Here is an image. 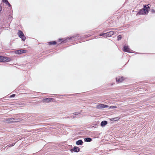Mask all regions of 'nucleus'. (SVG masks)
I'll return each mask as SVG.
<instances>
[{"instance_id":"obj_1","label":"nucleus","mask_w":155,"mask_h":155,"mask_svg":"<svg viewBox=\"0 0 155 155\" xmlns=\"http://www.w3.org/2000/svg\"><path fill=\"white\" fill-rule=\"evenodd\" d=\"M21 121V119H15L14 118H9L5 120L4 121L6 123H12L13 122H17Z\"/></svg>"},{"instance_id":"obj_2","label":"nucleus","mask_w":155,"mask_h":155,"mask_svg":"<svg viewBox=\"0 0 155 155\" xmlns=\"http://www.w3.org/2000/svg\"><path fill=\"white\" fill-rule=\"evenodd\" d=\"M18 34L19 37L21 38L22 40L24 41L25 40L26 38V37L25 36L24 34L21 31V30L18 31Z\"/></svg>"},{"instance_id":"obj_3","label":"nucleus","mask_w":155,"mask_h":155,"mask_svg":"<svg viewBox=\"0 0 155 155\" xmlns=\"http://www.w3.org/2000/svg\"><path fill=\"white\" fill-rule=\"evenodd\" d=\"M10 61V59L7 57L0 56V62H7Z\"/></svg>"},{"instance_id":"obj_4","label":"nucleus","mask_w":155,"mask_h":155,"mask_svg":"<svg viewBox=\"0 0 155 155\" xmlns=\"http://www.w3.org/2000/svg\"><path fill=\"white\" fill-rule=\"evenodd\" d=\"M26 50L24 49H21L16 50L15 51V53L16 54H21L22 53L26 52Z\"/></svg>"},{"instance_id":"obj_5","label":"nucleus","mask_w":155,"mask_h":155,"mask_svg":"<svg viewBox=\"0 0 155 155\" xmlns=\"http://www.w3.org/2000/svg\"><path fill=\"white\" fill-rule=\"evenodd\" d=\"M80 150V148L77 147H74L71 150V152H78Z\"/></svg>"},{"instance_id":"obj_6","label":"nucleus","mask_w":155,"mask_h":155,"mask_svg":"<svg viewBox=\"0 0 155 155\" xmlns=\"http://www.w3.org/2000/svg\"><path fill=\"white\" fill-rule=\"evenodd\" d=\"M123 51L126 52H130V49L127 46H124L123 48Z\"/></svg>"},{"instance_id":"obj_7","label":"nucleus","mask_w":155,"mask_h":155,"mask_svg":"<svg viewBox=\"0 0 155 155\" xmlns=\"http://www.w3.org/2000/svg\"><path fill=\"white\" fill-rule=\"evenodd\" d=\"M100 36L104 37L105 38L110 37L108 32L107 33H105L103 34H101L100 35Z\"/></svg>"},{"instance_id":"obj_8","label":"nucleus","mask_w":155,"mask_h":155,"mask_svg":"<svg viewBox=\"0 0 155 155\" xmlns=\"http://www.w3.org/2000/svg\"><path fill=\"white\" fill-rule=\"evenodd\" d=\"M123 80V77L121 78L118 77L116 78V81L117 82H121Z\"/></svg>"},{"instance_id":"obj_9","label":"nucleus","mask_w":155,"mask_h":155,"mask_svg":"<svg viewBox=\"0 0 155 155\" xmlns=\"http://www.w3.org/2000/svg\"><path fill=\"white\" fill-rule=\"evenodd\" d=\"M150 7L149 6H148L147 7H146V5H145L144 6V7L143 9L144 10V11H145V14H147L148 13V9H150Z\"/></svg>"},{"instance_id":"obj_10","label":"nucleus","mask_w":155,"mask_h":155,"mask_svg":"<svg viewBox=\"0 0 155 155\" xmlns=\"http://www.w3.org/2000/svg\"><path fill=\"white\" fill-rule=\"evenodd\" d=\"M83 143V141L81 140H79L76 142V144L78 145H81Z\"/></svg>"},{"instance_id":"obj_11","label":"nucleus","mask_w":155,"mask_h":155,"mask_svg":"<svg viewBox=\"0 0 155 155\" xmlns=\"http://www.w3.org/2000/svg\"><path fill=\"white\" fill-rule=\"evenodd\" d=\"M107 123V121L106 120H103L101 122V126L103 127L106 125Z\"/></svg>"},{"instance_id":"obj_12","label":"nucleus","mask_w":155,"mask_h":155,"mask_svg":"<svg viewBox=\"0 0 155 155\" xmlns=\"http://www.w3.org/2000/svg\"><path fill=\"white\" fill-rule=\"evenodd\" d=\"M138 14L139 15H143L145 14V11L143 9H141L138 12Z\"/></svg>"},{"instance_id":"obj_13","label":"nucleus","mask_w":155,"mask_h":155,"mask_svg":"<svg viewBox=\"0 0 155 155\" xmlns=\"http://www.w3.org/2000/svg\"><path fill=\"white\" fill-rule=\"evenodd\" d=\"M2 1L3 2L6 4L7 5H8L9 7H11V5L8 2V0H2Z\"/></svg>"},{"instance_id":"obj_14","label":"nucleus","mask_w":155,"mask_h":155,"mask_svg":"<svg viewBox=\"0 0 155 155\" xmlns=\"http://www.w3.org/2000/svg\"><path fill=\"white\" fill-rule=\"evenodd\" d=\"M103 106L104 104H99L97 106V108L98 109H102L103 108Z\"/></svg>"},{"instance_id":"obj_15","label":"nucleus","mask_w":155,"mask_h":155,"mask_svg":"<svg viewBox=\"0 0 155 155\" xmlns=\"http://www.w3.org/2000/svg\"><path fill=\"white\" fill-rule=\"evenodd\" d=\"M120 119L119 117H117L115 118H112L111 119V120L112 121H116Z\"/></svg>"},{"instance_id":"obj_16","label":"nucleus","mask_w":155,"mask_h":155,"mask_svg":"<svg viewBox=\"0 0 155 155\" xmlns=\"http://www.w3.org/2000/svg\"><path fill=\"white\" fill-rule=\"evenodd\" d=\"M92 139L91 138L87 137L84 139V141L86 142H91L92 141Z\"/></svg>"},{"instance_id":"obj_17","label":"nucleus","mask_w":155,"mask_h":155,"mask_svg":"<svg viewBox=\"0 0 155 155\" xmlns=\"http://www.w3.org/2000/svg\"><path fill=\"white\" fill-rule=\"evenodd\" d=\"M53 100V99L52 98H47L45 99L44 100L45 101L47 102H49L51 100Z\"/></svg>"},{"instance_id":"obj_18","label":"nucleus","mask_w":155,"mask_h":155,"mask_svg":"<svg viewBox=\"0 0 155 155\" xmlns=\"http://www.w3.org/2000/svg\"><path fill=\"white\" fill-rule=\"evenodd\" d=\"M109 36H111L112 35H113L114 34V32L113 31H110L108 32Z\"/></svg>"},{"instance_id":"obj_19","label":"nucleus","mask_w":155,"mask_h":155,"mask_svg":"<svg viewBox=\"0 0 155 155\" xmlns=\"http://www.w3.org/2000/svg\"><path fill=\"white\" fill-rule=\"evenodd\" d=\"M49 43L50 45H55L56 42L55 41H53L49 42Z\"/></svg>"},{"instance_id":"obj_20","label":"nucleus","mask_w":155,"mask_h":155,"mask_svg":"<svg viewBox=\"0 0 155 155\" xmlns=\"http://www.w3.org/2000/svg\"><path fill=\"white\" fill-rule=\"evenodd\" d=\"M15 143H12V144H9L8 146V147H11L15 145Z\"/></svg>"},{"instance_id":"obj_21","label":"nucleus","mask_w":155,"mask_h":155,"mask_svg":"<svg viewBox=\"0 0 155 155\" xmlns=\"http://www.w3.org/2000/svg\"><path fill=\"white\" fill-rule=\"evenodd\" d=\"M122 37L121 35H119L117 37V40L118 41L120 40L122 38Z\"/></svg>"},{"instance_id":"obj_22","label":"nucleus","mask_w":155,"mask_h":155,"mask_svg":"<svg viewBox=\"0 0 155 155\" xmlns=\"http://www.w3.org/2000/svg\"><path fill=\"white\" fill-rule=\"evenodd\" d=\"M80 114V113L79 112H75V113H73V114H74L75 115H77L79 114Z\"/></svg>"},{"instance_id":"obj_23","label":"nucleus","mask_w":155,"mask_h":155,"mask_svg":"<svg viewBox=\"0 0 155 155\" xmlns=\"http://www.w3.org/2000/svg\"><path fill=\"white\" fill-rule=\"evenodd\" d=\"M117 107L116 106H110V108L113 109V108H115Z\"/></svg>"},{"instance_id":"obj_24","label":"nucleus","mask_w":155,"mask_h":155,"mask_svg":"<svg viewBox=\"0 0 155 155\" xmlns=\"http://www.w3.org/2000/svg\"><path fill=\"white\" fill-rule=\"evenodd\" d=\"M108 107V106L107 105H105L104 104V106H103V108H107Z\"/></svg>"},{"instance_id":"obj_25","label":"nucleus","mask_w":155,"mask_h":155,"mask_svg":"<svg viewBox=\"0 0 155 155\" xmlns=\"http://www.w3.org/2000/svg\"><path fill=\"white\" fill-rule=\"evenodd\" d=\"M151 12L153 13H155V11L154 9H152L151 11Z\"/></svg>"},{"instance_id":"obj_26","label":"nucleus","mask_w":155,"mask_h":155,"mask_svg":"<svg viewBox=\"0 0 155 155\" xmlns=\"http://www.w3.org/2000/svg\"><path fill=\"white\" fill-rule=\"evenodd\" d=\"M15 96V94H12V95L11 96H10V97H14Z\"/></svg>"},{"instance_id":"obj_27","label":"nucleus","mask_w":155,"mask_h":155,"mask_svg":"<svg viewBox=\"0 0 155 155\" xmlns=\"http://www.w3.org/2000/svg\"><path fill=\"white\" fill-rule=\"evenodd\" d=\"M71 117H73V118H75V117H74V116H73V117L71 116Z\"/></svg>"},{"instance_id":"obj_28","label":"nucleus","mask_w":155,"mask_h":155,"mask_svg":"<svg viewBox=\"0 0 155 155\" xmlns=\"http://www.w3.org/2000/svg\"><path fill=\"white\" fill-rule=\"evenodd\" d=\"M62 40V39H59V40Z\"/></svg>"},{"instance_id":"obj_29","label":"nucleus","mask_w":155,"mask_h":155,"mask_svg":"<svg viewBox=\"0 0 155 155\" xmlns=\"http://www.w3.org/2000/svg\"><path fill=\"white\" fill-rule=\"evenodd\" d=\"M71 38H69V39H71Z\"/></svg>"}]
</instances>
